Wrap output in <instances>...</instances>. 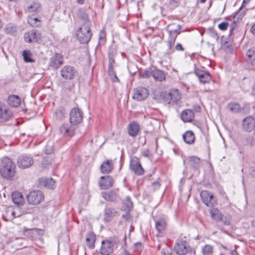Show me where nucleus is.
<instances>
[{
    "instance_id": "1",
    "label": "nucleus",
    "mask_w": 255,
    "mask_h": 255,
    "mask_svg": "<svg viewBox=\"0 0 255 255\" xmlns=\"http://www.w3.org/2000/svg\"><path fill=\"white\" fill-rule=\"evenodd\" d=\"M91 22L87 20L78 28L76 34L78 40L81 44H87L90 40L92 33L91 30Z\"/></svg>"
},
{
    "instance_id": "2",
    "label": "nucleus",
    "mask_w": 255,
    "mask_h": 255,
    "mask_svg": "<svg viewBox=\"0 0 255 255\" xmlns=\"http://www.w3.org/2000/svg\"><path fill=\"white\" fill-rule=\"evenodd\" d=\"M15 165L12 161L8 157H5L2 161L0 175L4 179L11 180L15 175Z\"/></svg>"
},
{
    "instance_id": "3",
    "label": "nucleus",
    "mask_w": 255,
    "mask_h": 255,
    "mask_svg": "<svg viewBox=\"0 0 255 255\" xmlns=\"http://www.w3.org/2000/svg\"><path fill=\"white\" fill-rule=\"evenodd\" d=\"M120 243L118 237L114 236L102 242L100 253L102 255H110Z\"/></svg>"
},
{
    "instance_id": "4",
    "label": "nucleus",
    "mask_w": 255,
    "mask_h": 255,
    "mask_svg": "<svg viewBox=\"0 0 255 255\" xmlns=\"http://www.w3.org/2000/svg\"><path fill=\"white\" fill-rule=\"evenodd\" d=\"M162 99L165 103L174 105L180 99V95L178 90L175 89L170 91L168 93L163 94Z\"/></svg>"
},
{
    "instance_id": "5",
    "label": "nucleus",
    "mask_w": 255,
    "mask_h": 255,
    "mask_svg": "<svg viewBox=\"0 0 255 255\" xmlns=\"http://www.w3.org/2000/svg\"><path fill=\"white\" fill-rule=\"evenodd\" d=\"M26 197L28 204L36 205L40 204L43 200L44 195L39 190H34L29 192Z\"/></svg>"
},
{
    "instance_id": "6",
    "label": "nucleus",
    "mask_w": 255,
    "mask_h": 255,
    "mask_svg": "<svg viewBox=\"0 0 255 255\" xmlns=\"http://www.w3.org/2000/svg\"><path fill=\"white\" fill-rule=\"evenodd\" d=\"M83 115L82 111L78 108H73L70 113V122L71 125L75 126L82 122Z\"/></svg>"
},
{
    "instance_id": "7",
    "label": "nucleus",
    "mask_w": 255,
    "mask_h": 255,
    "mask_svg": "<svg viewBox=\"0 0 255 255\" xmlns=\"http://www.w3.org/2000/svg\"><path fill=\"white\" fill-rule=\"evenodd\" d=\"M33 162V157L31 155L22 154L18 157L17 164L18 167L25 169L31 166Z\"/></svg>"
},
{
    "instance_id": "8",
    "label": "nucleus",
    "mask_w": 255,
    "mask_h": 255,
    "mask_svg": "<svg viewBox=\"0 0 255 255\" xmlns=\"http://www.w3.org/2000/svg\"><path fill=\"white\" fill-rule=\"evenodd\" d=\"M200 197L202 202L208 207H213L217 204V201L213 195L207 190L202 191Z\"/></svg>"
},
{
    "instance_id": "9",
    "label": "nucleus",
    "mask_w": 255,
    "mask_h": 255,
    "mask_svg": "<svg viewBox=\"0 0 255 255\" xmlns=\"http://www.w3.org/2000/svg\"><path fill=\"white\" fill-rule=\"evenodd\" d=\"M77 70L71 66H65L60 71L61 76L65 79H73L77 75Z\"/></svg>"
},
{
    "instance_id": "10",
    "label": "nucleus",
    "mask_w": 255,
    "mask_h": 255,
    "mask_svg": "<svg viewBox=\"0 0 255 255\" xmlns=\"http://www.w3.org/2000/svg\"><path fill=\"white\" fill-rule=\"evenodd\" d=\"M118 216V212L116 209L108 204L106 206L104 212V220L105 222H111Z\"/></svg>"
},
{
    "instance_id": "11",
    "label": "nucleus",
    "mask_w": 255,
    "mask_h": 255,
    "mask_svg": "<svg viewBox=\"0 0 255 255\" xmlns=\"http://www.w3.org/2000/svg\"><path fill=\"white\" fill-rule=\"evenodd\" d=\"M148 91L144 87H138L133 90L132 97L138 101H142L148 96Z\"/></svg>"
},
{
    "instance_id": "12",
    "label": "nucleus",
    "mask_w": 255,
    "mask_h": 255,
    "mask_svg": "<svg viewBox=\"0 0 255 255\" xmlns=\"http://www.w3.org/2000/svg\"><path fill=\"white\" fill-rule=\"evenodd\" d=\"M40 38V34L38 31L34 29L25 33L24 35V40L28 43L36 42Z\"/></svg>"
},
{
    "instance_id": "13",
    "label": "nucleus",
    "mask_w": 255,
    "mask_h": 255,
    "mask_svg": "<svg viewBox=\"0 0 255 255\" xmlns=\"http://www.w3.org/2000/svg\"><path fill=\"white\" fill-rule=\"evenodd\" d=\"M194 74L202 83H208L211 80V76L207 71L196 68L194 69Z\"/></svg>"
},
{
    "instance_id": "14",
    "label": "nucleus",
    "mask_w": 255,
    "mask_h": 255,
    "mask_svg": "<svg viewBox=\"0 0 255 255\" xmlns=\"http://www.w3.org/2000/svg\"><path fill=\"white\" fill-rule=\"evenodd\" d=\"M174 250L178 255H185L188 252L189 246L185 241H178L174 246Z\"/></svg>"
},
{
    "instance_id": "15",
    "label": "nucleus",
    "mask_w": 255,
    "mask_h": 255,
    "mask_svg": "<svg viewBox=\"0 0 255 255\" xmlns=\"http://www.w3.org/2000/svg\"><path fill=\"white\" fill-rule=\"evenodd\" d=\"M62 64V55L59 53H55L51 57L49 63V66L53 69H57L59 68Z\"/></svg>"
},
{
    "instance_id": "16",
    "label": "nucleus",
    "mask_w": 255,
    "mask_h": 255,
    "mask_svg": "<svg viewBox=\"0 0 255 255\" xmlns=\"http://www.w3.org/2000/svg\"><path fill=\"white\" fill-rule=\"evenodd\" d=\"M130 168L135 174L138 175H141L144 173L143 168L142 167L137 158L134 157L130 160Z\"/></svg>"
},
{
    "instance_id": "17",
    "label": "nucleus",
    "mask_w": 255,
    "mask_h": 255,
    "mask_svg": "<svg viewBox=\"0 0 255 255\" xmlns=\"http://www.w3.org/2000/svg\"><path fill=\"white\" fill-rule=\"evenodd\" d=\"M255 119L250 116L245 118L242 122V127L244 130L246 131L250 132L252 131L255 128Z\"/></svg>"
},
{
    "instance_id": "18",
    "label": "nucleus",
    "mask_w": 255,
    "mask_h": 255,
    "mask_svg": "<svg viewBox=\"0 0 255 255\" xmlns=\"http://www.w3.org/2000/svg\"><path fill=\"white\" fill-rule=\"evenodd\" d=\"M102 197L107 201L115 202L118 198V190H111L101 193Z\"/></svg>"
},
{
    "instance_id": "19",
    "label": "nucleus",
    "mask_w": 255,
    "mask_h": 255,
    "mask_svg": "<svg viewBox=\"0 0 255 255\" xmlns=\"http://www.w3.org/2000/svg\"><path fill=\"white\" fill-rule=\"evenodd\" d=\"M101 178L102 180L99 183L102 189L107 190L113 186L114 180L111 176H102Z\"/></svg>"
},
{
    "instance_id": "20",
    "label": "nucleus",
    "mask_w": 255,
    "mask_h": 255,
    "mask_svg": "<svg viewBox=\"0 0 255 255\" xmlns=\"http://www.w3.org/2000/svg\"><path fill=\"white\" fill-rule=\"evenodd\" d=\"M72 126L71 124H63L59 128L60 133L65 136H72L74 134V128Z\"/></svg>"
},
{
    "instance_id": "21",
    "label": "nucleus",
    "mask_w": 255,
    "mask_h": 255,
    "mask_svg": "<svg viewBox=\"0 0 255 255\" xmlns=\"http://www.w3.org/2000/svg\"><path fill=\"white\" fill-rule=\"evenodd\" d=\"M139 131V126L135 122L130 123L128 126V134L132 137H135Z\"/></svg>"
},
{
    "instance_id": "22",
    "label": "nucleus",
    "mask_w": 255,
    "mask_h": 255,
    "mask_svg": "<svg viewBox=\"0 0 255 255\" xmlns=\"http://www.w3.org/2000/svg\"><path fill=\"white\" fill-rule=\"evenodd\" d=\"M114 165L112 160L104 161L100 166V170L103 174H108L113 169Z\"/></svg>"
},
{
    "instance_id": "23",
    "label": "nucleus",
    "mask_w": 255,
    "mask_h": 255,
    "mask_svg": "<svg viewBox=\"0 0 255 255\" xmlns=\"http://www.w3.org/2000/svg\"><path fill=\"white\" fill-rule=\"evenodd\" d=\"M11 198L13 202L17 206H23L24 204V199L21 193L19 192H12Z\"/></svg>"
},
{
    "instance_id": "24",
    "label": "nucleus",
    "mask_w": 255,
    "mask_h": 255,
    "mask_svg": "<svg viewBox=\"0 0 255 255\" xmlns=\"http://www.w3.org/2000/svg\"><path fill=\"white\" fill-rule=\"evenodd\" d=\"M210 215L211 219L216 222H221L223 219V215L221 212L217 208H213L210 210Z\"/></svg>"
},
{
    "instance_id": "25",
    "label": "nucleus",
    "mask_w": 255,
    "mask_h": 255,
    "mask_svg": "<svg viewBox=\"0 0 255 255\" xmlns=\"http://www.w3.org/2000/svg\"><path fill=\"white\" fill-rule=\"evenodd\" d=\"M96 236L92 232H90L86 235V242L87 247L92 250L95 248Z\"/></svg>"
},
{
    "instance_id": "26",
    "label": "nucleus",
    "mask_w": 255,
    "mask_h": 255,
    "mask_svg": "<svg viewBox=\"0 0 255 255\" xmlns=\"http://www.w3.org/2000/svg\"><path fill=\"white\" fill-rule=\"evenodd\" d=\"M194 113L190 109L184 110L181 114V118L184 122H190L194 119Z\"/></svg>"
},
{
    "instance_id": "27",
    "label": "nucleus",
    "mask_w": 255,
    "mask_h": 255,
    "mask_svg": "<svg viewBox=\"0 0 255 255\" xmlns=\"http://www.w3.org/2000/svg\"><path fill=\"white\" fill-rule=\"evenodd\" d=\"M7 103L10 107H17L21 103V99L18 96L12 95L8 97Z\"/></svg>"
},
{
    "instance_id": "28",
    "label": "nucleus",
    "mask_w": 255,
    "mask_h": 255,
    "mask_svg": "<svg viewBox=\"0 0 255 255\" xmlns=\"http://www.w3.org/2000/svg\"><path fill=\"white\" fill-rule=\"evenodd\" d=\"M40 185L49 189H54L55 187V181L52 178H41L39 180Z\"/></svg>"
},
{
    "instance_id": "29",
    "label": "nucleus",
    "mask_w": 255,
    "mask_h": 255,
    "mask_svg": "<svg viewBox=\"0 0 255 255\" xmlns=\"http://www.w3.org/2000/svg\"><path fill=\"white\" fill-rule=\"evenodd\" d=\"M152 77L155 80L159 82H162L166 79L164 73L162 70L156 68L153 69Z\"/></svg>"
},
{
    "instance_id": "30",
    "label": "nucleus",
    "mask_w": 255,
    "mask_h": 255,
    "mask_svg": "<svg viewBox=\"0 0 255 255\" xmlns=\"http://www.w3.org/2000/svg\"><path fill=\"white\" fill-rule=\"evenodd\" d=\"M183 138L186 143L191 144L194 142L195 137L192 131L188 130L183 134Z\"/></svg>"
},
{
    "instance_id": "31",
    "label": "nucleus",
    "mask_w": 255,
    "mask_h": 255,
    "mask_svg": "<svg viewBox=\"0 0 255 255\" xmlns=\"http://www.w3.org/2000/svg\"><path fill=\"white\" fill-rule=\"evenodd\" d=\"M188 164L193 169H198L201 164L200 159L196 156L188 157Z\"/></svg>"
},
{
    "instance_id": "32",
    "label": "nucleus",
    "mask_w": 255,
    "mask_h": 255,
    "mask_svg": "<svg viewBox=\"0 0 255 255\" xmlns=\"http://www.w3.org/2000/svg\"><path fill=\"white\" fill-rule=\"evenodd\" d=\"M166 227V223L164 219H160L155 223V228L159 234L162 233Z\"/></svg>"
},
{
    "instance_id": "33",
    "label": "nucleus",
    "mask_w": 255,
    "mask_h": 255,
    "mask_svg": "<svg viewBox=\"0 0 255 255\" xmlns=\"http://www.w3.org/2000/svg\"><path fill=\"white\" fill-rule=\"evenodd\" d=\"M247 55L249 63L255 67V47L250 49L247 52Z\"/></svg>"
},
{
    "instance_id": "34",
    "label": "nucleus",
    "mask_w": 255,
    "mask_h": 255,
    "mask_svg": "<svg viewBox=\"0 0 255 255\" xmlns=\"http://www.w3.org/2000/svg\"><path fill=\"white\" fill-rule=\"evenodd\" d=\"M177 28L176 29L173 30H170L168 31V33L169 35V37L168 39L175 41L177 35L179 34L181 32V31H180L181 26L180 25H177Z\"/></svg>"
},
{
    "instance_id": "35",
    "label": "nucleus",
    "mask_w": 255,
    "mask_h": 255,
    "mask_svg": "<svg viewBox=\"0 0 255 255\" xmlns=\"http://www.w3.org/2000/svg\"><path fill=\"white\" fill-rule=\"evenodd\" d=\"M228 108L229 110L234 113L241 112V107L240 104L236 102H231L228 104Z\"/></svg>"
},
{
    "instance_id": "36",
    "label": "nucleus",
    "mask_w": 255,
    "mask_h": 255,
    "mask_svg": "<svg viewBox=\"0 0 255 255\" xmlns=\"http://www.w3.org/2000/svg\"><path fill=\"white\" fill-rule=\"evenodd\" d=\"M66 111L64 108L60 107L56 110L54 113L56 119L58 120H62L65 116Z\"/></svg>"
},
{
    "instance_id": "37",
    "label": "nucleus",
    "mask_w": 255,
    "mask_h": 255,
    "mask_svg": "<svg viewBox=\"0 0 255 255\" xmlns=\"http://www.w3.org/2000/svg\"><path fill=\"white\" fill-rule=\"evenodd\" d=\"M201 253L203 255H212L213 253V247L210 245H205L202 247Z\"/></svg>"
},
{
    "instance_id": "38",
    "label": "nucleus",
    "mask_w": 255,
    "mask_h": 255,
    "mask_svg": "<svg viewBox=\"0 0 255 255\" xmlns=\"http://www.w3.org/2000/svg\"><path fill=\"white\" fill-rule=\"evenodd\" d=\"M27 21L33 27L38 26L40 25V20L34 15L28 16Z\"/></svg>"
},
{
    "instance_id": "39",
    "label": "nucleus",
    "mask_w": 255,
    "mask_h": 255,
    "mask_svg": "<svg viewBox=\"0 0 255 255\" xmlns=\"http://www.w3.org/2000/svg\"><path fill=\"white\" fill-rule=\"evenodd\" d=\"M153 69L151 68L145 69L143 73H140V76L143 78H148L152 77Z\"/></svg>"
},
{
    "instance_id": "40",
    "label": "nucleus",
    "mask_w": 255,
    "mask_h": 255,
    "mask_svg": "<svg viewBox=\"0 0 255 255\" xmlns=\"http://www.w3.org/2000/svg\"><path fill=\"white\" fill-rule=\"evenodd\" d=\"M41 8V5L38 2H33L31 5L27 7L30 12H36L38 11Z\"/></svg>"
},
{
    "instance_id": "41",
    "label": "nucleus",
    "mask_w": 255,
    "mask_h": 255,
    "mask_svg": "<svg viewBox=\"0 0 255 255\" xmlns=\"http://www.w3.org/2000/svg\"><path fill=\"white\" fill-rule=\"evenodd\" d=\"M23 59L25 62H34V60L30 57V53L29 51L24 50L22 53Z\"/></svg>"
},
{
    "instance_id": "42",
    "label": "nucleus",
    "mask_w": 255,
    "mask_h": 255,
    "mask_svg": "<svg viewBox=\"0 0 255 255\" xmlns=\"http://www.w3.org/2000/svg\"><path fill=\"white\" fill-rule=\"evenodd\" d=\"M0 113L1 118L4 120H6L10 116L7 109L4 107L0 108Z\"/></svg>"
},
{
    "instance_id": "43",
    "label": "nucleus",
    "mask_w": 255,
    "mask_h": 255,
    "mask_svg": "<svg viewBox=\"0 0 255 255\" xmlns=\"http://www.w3.org/2000/svg\"><path fill=\"white\" fill-rule=\"evenodd\" d=\"M123 204L125 206L127 207V209L128 210H130L131 209L132 207V202L130 200V198L129 196H127L126 197L124 201Z\"/></svg>"
},
{
    "instance_id": "44",
    "label": "nucleus",
    "mask_w": 255,
    "mask_h": 255,
    "mask_svg": "<svg viewBox=\"0 0 255 255\" xmlns=\"http://www.w3.org/2000/svg\"><path fill=\"white\" fill-rule=\"evenodd\" d=\"M35 234V231L32 229H25L24 231V235L28 238H33Z\"/></svg>"
},
{
    "instance_id": "45",
    "label": "nucleus",
    "mask_w": 255,
    "mask_h": 255,
    "mask_svg": "<svg viewBox=\"0 0 255 255\" xmlns=\"http://www.w3.org/2000/svg\"><path fill=\"white\" fill-rule=\"evenodd\" d=\"M44 152L47 154H50L53 151V145L51 143L47 144L44 148Z\"/></svg>"
},
{
    "instance_id": "46",
    "label": "nucleus",
    "mask_w": 255,
    "mask_h": 255,
    "mask_svg": "<svg viewBox=\"0 0 255 255\" xmlns=\"http://www.w3.org/2000/svg\"><path fill=\"white\" fill-rule=\"evenodd\" d=\"M231 216L229 214L223 215V219L222 221L225 226L229 225L231 223Z\"/></svg>"
},
{
    "instance_id": "47",
    "label": "nucleus",
    "mask_w": 255,
    "mask_h": 255,
    "mask_svg": "<svg viewBox=\"0 0 255 255\" xmlns=\"http://www.w3.org/2000/svg\"><path fill=\"white\" fill-rule=\"evenodd\" d=\"M106 33L104 31L101 30L99 34V43L104 44L106 39Z\"/></svg>"
},
{
    "instance_id": "48",
    "label": "nucleus",
    "mask_w": 255,
    "mask_h": 255,
    "mask_svg": "<svg viewBox=\"0 0 255 255\" xmlns=\"http://www.w3.org/2000/svg\"><path fill=\"white\" fill-rule=\"evenodd\" d=\"M175 42V41L168 39V41H167V44H168L167 52H168V54L172 53L174 51V49L172 48V47H173V45L174 44Z\"/></svg>"
},
{
    "instance_id": "49",
    "label": "nucleus",
    "mask_w": 255,
    "mask_h": 255,
    "mask_svg": "<svg viewBox=\"0 0 255 255\" xmlns=\"http://www.w3.org/2000/svg\"><path fill=\"white\" fill-rule=\"evenodd\" d=\"M78 15L80 19L83 21L82 23H84L87 20H89L88 19L87 14L83 11H80L78 12Z\"/></svg>"
},
{
    "instance_id": "50",
    "label": "nucleus",
    "mask_w": 255,
    "mask_h": 255,
    "mask_svg": "<svg viewBox=\"0 0 255 255\" xmlns=\"http://www.w3.org/2000/svg\"><path fill=\"white\" fill-rule=\"evenodd\" d=\"M108 72H109V74L110 76L111 77L113 82H116L119 81V80L114 70H111L110 71H109Z\"/></svg>"
},
{
    "instance_id": "51",
    "label": "nucleus",
    "mask_w": 255,
    "mask_h": 255,
    "mask_svg": "<svg viewBox=\"0 0 255 255\" xmlns=\"http://www.w3.org/2000/svg\"><path fill=\"white\" fill-rule=\"evenodd\" d=\"M15 27L11 25H8L5 28V32L8 34H11L15 31Z\"/></svg>"
},
{
    "instance_id": "52",
    "label": "nucleus",
    "mask_w": 255,
    "mask_h": 255,
    "mask_svg": "<svg viewBox=\"0 0 255 255\" xmlns=\"http://www.w3.org/2000/svg\"><path fill=\"white\" fill-rule=\"evenodd\" d=\"M162 255H171V250L167 246L161 250Z\"/></svg>"
},
{
    "instance_id": "53",
    "label": "nucleus",
    "mask_w": 255,
    "mask_h": 255,
    "mask_svg": "<svg viewBox=\"0 0 255 255\" xmlns=\"http://www.w3.org/2000/svg\"><path fill=\"white\" fill-rule=\"evenodd\" d=\"M229 26V23L227 22H223L218 25V27L220 29L225 30L227 29Z\"/></svg>"
},
{
    "instance_id": "54",
    "label": "nucleus",
    "mask_w": 255,
    "mask_h": 255,
    "mask_svg": "<svg viewBox=\"0 0 255 255\" xmlns=\"http://www.w3.org/2000/svg\"><path fill=\"white\" fill-rule=\"evenodd\" d=\"M175 49L177 51H183L184 50V49L181 44L178 43L175 45Z\"/></svg>"
},
{
    "instance_id": "55",
    "label": "nucleus",
    "mask_w": 255,
    "mask_h": 255,
    "mask_svg": "<svg viewBox=\"0 0 255 255\" xmlns=\"http://www.w3.org/2000/svg\"><path fill=\"white\" fill-rule=\"evenodd\" d=\"M122 217L126 220H128L129 218V214L128 213H126L123 214Z\"/></svg>"
},
{
    "instance_id": "56",
    "label": "nucleus",
    "mask_w": 255,
    "mask_h": 255,
    "mask_svg": "<svg viewBox=\"0 0 255 255\" xmlns=\"http://www.w3.org/2000/svg\"><path fill=\"white\" fill-rule=\"evenodd\" d=\"M200 107L199 106H195L194 107V110L197 112H199L200 111Z\"/></svg>"
},
{
    "instance_id": "57",
    "label": "nucleus",
    "mask_w": 255,
    "mask_h": 255,
    "mask_svg": "<svg viewBox=\"0 0 255 255\" xmlns=\"http://www.w3.org/2000/svg\"><path fill=\"white\" fill-rule=\"evenodd\" d=\"M134 246H135V247L137 248V249H139V248H141V246H142V245H141V243H140V242H137L136 243H135L134 244Z\"/></svg>"
},
{
    "instance_id": "58",
    "label": "nucleus",
    "mask_w": 255,
    "mask_h": 255,
    "mask_svg": "<svg viewBox=\"0 0 255 255\" xmlns=\"http://www.w3.org/2000/svg\"><path fill=\"white\" fill-rule=\"evenodd\" d=\"M250 174L253 177H255V169L252 170L250 172Z\"/></svg>"
},
{
    "instance_id": "59",
    "label": "nucleus",
    "mask_w": 255,
    "mask_h": 255,
    "mask_svg": "<svg viewBox=\"0 0 255 255\" xmlns=\"http://www.w3.org/2000/svg\"><path fill=\"white\" fill-rule=\"evenodd\" d=\"M111 70H113L114 68H113V66L112 65V63H109V66H108V71H110Z\"/></svg>"
},
{
    "instance_id": "60",
    "label": "nucleus",
    "mask_w": 255,
    "mask_h": 255,
    "mask_svg": "<svg viewBox=\"0 0 255 255\" xmlns=\"http://www.w3.org/2000/svg\"><path fill=\"white\" fill-rule=\"evenodd\" d=\"M252 32L255 35V23L252 26L251 28Z\"/></svg>"
},
{
    "instance_id": "61",
    "label": "nucleus",
    "mask_w": 255,
    "mask_h": 255,
    "mask_svg": "<svg viewBox=\"0 0 255 255\" xmlns=\"http://www.w3.org/2000/svg\"><path fill=\"white\" fill-rule=\"evenodd\" d=\"M250 1V0H244L243 2V3H242V5L241 6V7H240V9L242 8V7L244 5H245L247 3L249 2V1Z\"/></svg>"
},
{
    "instance_id": "62",
    "label": "nucleus",
    "mask_w": 255,
    "mask_h": 255,
    "mask_svg": "<svg viewBox=\"0 0 255 255\" xmlns=\"http://www.w3.org/2000/svg\"><path fill=\"white\" fill-rule=\"evenodd\" d=\"M231 255H239L236 250H234L231 252Z\"/></svg>"
},
{
    "instance_id": "63",
    "label": "nucleus",
    "mask_w": 255,
    "mask_h": 255,
    "mask_svg": "<svg viewBox=\"0 0 255 255\" xmlns=\"http://www.w3.org/2000/svg\"><path fill=\"white\" fill-rule=\"evenodd\" d=\"M85 0H77V1L79 4H83Z\"/></svg>"
},
{
    "instance_id": "64",
    "label": "nucleus",
    "mask_w": 255,
    "mask_h": 255,
    "mask_svg": "<svg viewBox=\"0 0 255 255\" xmlns=\"http://www.w3.org/2000/svg\"><path fill=\"white\" fill-rule=\"evenodd\" d=\"M253 94L255 96V83L253 87Z\"/></svg>"
}]
</instances>
